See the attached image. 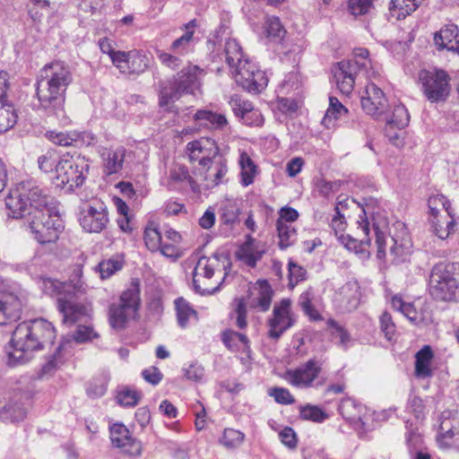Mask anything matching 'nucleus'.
I'll return each instance as SVG.
<instances>
[{
	"label": "nucleus",
	"instance_id": "30",
	"mask_svg": "<svg viewBox=\"0 0 459 459\" xmlns=\"http://www.w3.org/2000/svg\"><path fill=\"white\" fill-rule=\"evenodd\" d=\"M251 296L249 306L253 308H259L261 311H267L272 302L273 291L266 281L260 282L259 289L250 291Z\"/></svg>",
	"mask_w": 459,
	"mask_h": 459
},
{
	"label": "nucleus",
	"instance_id": "40",
	"mask_svg": "<svg viewBox=\"0 0 459 459\" xmlns=\"http://www.w3.org/2000/svg\"><path fill=\"white\" fill-rule=\"evenodd\" d=\"M276 229L281 249H286L297 240V231L292 224H281V221H276Z\"/></svg>",
	"mask_w": 459,
	"mask_h": 459
},
{
	"label": "nucleus",
	"instance_id": "37",
	"mask_svg": "<svg viewBox=\"0 0 459 459\" xmlns=\"http://www.w3.org/2000/svg\"><path fill=\"white\" fill-rule=\"evenodd\" d=\"M17 121L13 106L8 101L0 100V134L8 131Z\"/></svg>",
	"mask_w": 459,
	"mask_h": 459
},
{
	"label": "nucleus",
	"instance_id": "58",
	"mask_svg": "<svg viewBox=\"0 0 459 459\" xmlns=\"http://www.w3.org/2000/svg\"><path fill=\"white\" fill-rule=\"evenodd\" d=\"M342 202H338L335 205V215L332 219L331 226L334 230L335 236L338 238L340 234H344L346 228L345 216L342 212Z\"/></svg>",
	"mask_w": 459,
	"mask_h": 459
},
{
	"label": "nucleus",
	"instance_id": "63",
	"mask_svg": "<svg viewBox=\"0 0 459 459\" xmlns=\"http://www.w3.org/2000/svg\"><path fill=\"white\" fill-rule=\"evenodd\" d=\"M307 271L299 264L290 262L289 264L290 285L294 287L306 278Z\"/></svg>",
	"mask_w": 459,
	"mask_h": 459
},
{
	"label": "nucleus",
	"instance_id": "53",
	"mask_svg": "<svg viewBox=\"0 0 459 459\" xmlns=\"http://www.w3.org/2000/svg\"><path fill=\"white\" fill-rule=\"evenodd\" d=\"M114 45V41L108 38H102L99 40V47L100 51L103 54H107L110 57L112 64L117 66L120 57L124 56V51H116Z\"/></svg>",
	"mask_w": 459,
	"mask_h": 459
},
{
	"label": "nucleus",
	"instance_id": "56",
	"mask_svg": "<svg viewBox=\"0 0 459 459\" xmlns=\"http://www.w3.org/2000/svg\"><path fill=\"white\" fill-rule=\"evenodd\" d=\"M269 396L273 397L277 403L289 405L295 402L293 395L287 388L272 387L268 390Z\"/></svg>",
	"mask_w": 459,
	"mask_h": 459
},
{
	"label": "nucleus",
	"instance_id": "46",
	"mask_svg": "<svg viewBox=\"0 0 459 459\" xmlns=\"http://www.w3.org/2000/svg\"><path fill=\"white\" fill-rule=\"evenodd\" d=\"M214 274L212 266L209 264V259L202 257L198 260L196 266L193 272V284L196 291L200 290L198 285L199 276H203L205 279H211Z\"/></svg>",
	"mask_w": 459,
	"mask_h": 459
},
{
	"label": "nucleus",
	"instance_id": "64",
	"mask_svg": "<svg viewBox=\"0 0 459 459\" xmlns=\"http://www.w3.org/2000/svg\"><path fill=\"white\" fill-rule=\"evenodd\" d=\"M158 58L160 63L170 69H176L182 64V60L179 55L172 53H167L163 51L158 52Z\"/></svg>",
	"mask_w": 459,
	"mask_h": 459
},
{
	"label": "nucleus",
	"instance_id": "34",
	"mask_svg": "<svg viewBox=\"0 0 459 459\" xmlns=\"http://www.w3.org/2000/svg\"><path fill=\"white\" fill-rule=\"evenodd\" d=\"M195 26V20L190 21L188 23L185 25L186 30V32L181 37L175 39L170 46V50L174 54L184 56L191 50L194 31L190 30V29L194 28Z\"/></svg>",
	"mask_w": 459,
	"mask_h": 459
},
{
	"label": "nucleus",
	"instance_id": "5",
	"mask_svg": "<svg viewBox=\"0 0 459 459\" xmlns=\"http://www.w3.org/2000/svg\"><path fill=\"white\" fill-rule=\"evenodd\" d=\"M203 70L197 65H189L160 85V106L168 107L178 100L184 93H193L200 88Z\"/></svg>",
	"mask_w": 459,
	"mask_h": 459
},
{
	"label": "nucleus",
	"instance_id": "33",
	"mask_svg": "<svg viewBox=\"0 0 459 459\" xmlns=\"http://www.w3.org/2000/svg\"><path fill=\"white\" fill-rule=\"evenodd\" d=\"M188 182L190 187L193 191L197 190V184L189 175L187 169L184 166L176 165L169 170V179H168V187L171 190L176 189L177 186Z\"/></svg>",
	"mask_w": 459,
	"mask_h": 459
},
{
	"label": "nucleus",
	"instance_id": "49",
	"mask_svg": "<svg viewBox=\"0 0 459 459\" xmlns=\"http://www.w3.org/2000/svg\"><path fill=\"white\" fill-rule=\"evenodd\" d=\"M392 307L401 312L410 321L417 320V311L412 303L404 302L402 297L394 295L391 299Z\"/></svg>",
	"mask_w": 459,
	"mask_h": 459
},
{
	"label": "nucleus",
	"instance_id": "50",
	"mask_svg": "<svg viewBox=\"0 0 459 459\" xmlns=\"http://www.w3.org/2000/svg\"><path fill=\"white\" fill-rule=\"evenodd\" d=\"M124 261L119 257H113L108 260L100 262L98 265L100 277L107 279L112 276L117 271H120L123 267Z\"/></svg>",
	"mask_w": 459,
	"mask_h": 459
},
{
	"label": "nucleus",
	"instance_id": "4",
	"mask_svg": "<svg viewBox=\"0 0 459 459\" xmlns=\"http://www.w3.org/2000/svg\"><path fill=\"white\" fill-rule=\"evenodd\" d=\"M358 230H359L363 238L357 239L350 235L340 234L338 240L348 250L353 251L363 256H368L369 252L368 247L370 245L369 232L373 229L376 237V245L377 247V256L383 259L385 256V234L387 229V221L385 219L377 221L375 215L369 221L367 217L360 216V221H358Z\"/></svg>",
	"mask_w": 459,
	"mask_h": 459
},
{
	"label": "nucleus",
	"instance_id": "15",
	"mask_svg": "<svg viewBox=\"0 0 459 459\" xmlns=\"http://www.w3.org/2000/svg\"><path fill=\"white\" fill-rule=\"evenodd\" d=\"M321 369V363L312 359L294 369L287 370L285 379L295 387L307 388L312 385Z\"/></svg>",
	"mask_w": 459,
	"mask_h": 459
},
{
	"label": "nucleus",
	"instance_id": "45",
	"mask_svg": "<svg viewBox=\"0 0 459 459\" xmlns=\"http://www.w3.org/2000/svg\"><path fill=\"white\" fill-rule=\"evenodd\" d=\"M221 340L223 343L230 350L238 349V344L241 343L244 348H247L249 340L246 334L238 333L234 330H226L222 333Z\"/></svg>",
	"mask_w": 459,
	"mask_h": 459
},
{
	"label": "nucleus",
	"instance_id": "14",
	"mask_svg": "<svg viewBox=\"0 0 459 459\" xmlns=\"http://www.w3.org/2000/svg\"><path fill=\"white\" fill-rule=\"evenodd\" d=\"M360 299V286L357 281L351 280L335 290L333 302L341 313H350L359 307Z\"/></svg>",
	"mask_w": 459,
	"mask_h": 459
},
{
	"label": "nucleus",
	"instance_id": "16",
	"mask_svg": "<svg viewBox=\"0 0 459 459\" xmlns=\"http://www.w3.org/2000/svg\"><path fill=\"white\" fill-rule=\"evenodd\" d=\"M46 137L52 143L63 147H78L81 148L82 146H90L96 142L95 135L87 131L79 132V131H48L46 133Z\"/></svg>",
	"mask_w": 459,
	"mask_h": 459
},
{
	"label": "nucleus",
	"instance_id": "22",
	"mask_svg": "<svg viewBox=\"0 0 459 459\" xmlns=\"http://www.w3.org/2000/svg\"><path fill=\"white\" fill-rule=\"evenodd\" d=\"M265 252L266 247L264 243L247 235L245 242L237 250L236 257L247 266L254 268L256 266L257 262L262 259Z\"/></svg>",
	"mask_w": 459,
	"mask_h": 459
},
{
	"label": "nucleus",
	"instance_id": "57",
	"mask_svg": "<svg viewBox=\"0 0 459 459\" xmlns=\"http://www.w3.org/2000/svg\"><path fill=\"white\" fill-rule=\"evenodd\" d=\"M234 314L236 315V325L244 329L247 325V306L244 299L237 298L234 299Z\"/></svg>",
	"mask_w": 459,
	"mask_h": 459
},
{
	"label": "nucleus",
	"instance_id": "3",
	"mask_svg": "<svg viewBox=\"0 0 459 459\" xmlns=\"http://www.w3.org/2000/svg\"><path fill=\"white\" fill-rule=\"evenodd\" d=\"M224 55L237 84L251 93H259L265 89L268 83L265 73L244 58L242 48L236 39L226 40Z\"/></svg>",
	"mask_w": 459,
	"mask_h": 459
},
{
	"label": "nucleus",
	"instance_id": "51",
	"mask_svg": "<svg viewBox=\"0 0 459 459\" xmlns=\"http://www.w3.org/2000/svg\"><path fill=\"white\" fill-rule=\"evenodd\" d=\"M142 397V394L134 389L124 387L117 392V401L125 407L135 406Z\"/></svg>",
	"mask_w": 459,
	"mask_h": 459
},
{
	"label": "nucleus",
	"instance_id": "47",
	"mask_svg": "<svg viewBox=\"0 0 459 459\" xmlns=\"http://www.w3.org/2000/svg\"><path fill=\"white\" fill-rule=\"evenodd\" d=\"M162 239L160 232L152 223L145 228L143 240L146 247L151 252H156L160 248Z\"/></svg>",
	"mask_w": 459,
	"mask_h": 459
},
{
	"label": "nucleus",
	"instance_id": "28",
	"mask_svg": "<svg viewBox=\"0 0 459 459\" xmlns=\"http://www.w3.org/2000/svg\"><path fill=\"white\" fill-rule=\"evenodd\" d=\"M126 150L123 147L106 149L101 153L104 171L107 175L117 173L122 169Z\"/></svg>",
	"mask_w": 459,
	"mask_h": 459
},
{
	"label": "nucleus",
	"instance_id": "38",
	"mask_svg": "<svg viewBox=\"0 0 459 459\" xmlns=\"http://www.w3.org/2000/svg\"><path fill=\"white\" fill-rule=\"evenodd\" d=\"M26 410L17 403H9L0 409V420L4 422H18L26 416Z\"/></svg>",
	"mask_w": 459,
	"mask_h": 459
},
{
	"label": "nucleus",
	"instance_id": "62",
	"mask_svg": "<svg viewBox=\"0 0 459 459\" xmlns=\"http://www.w3.org/2000/svg\"><path fill=\"white\" fill-rule=\"evenodd\" d=\"M240 120L248 126H260L264 124V117L261 111L254 107Z\"/></svg>",
	"mask_w": 459,
	"mask_h": 459
},
{
	"label": "nucleus",
	"instance_id": "54",
	"mask_svg": "<svg viewBox=\"0 0 459 459\" xmlns=\"http://www.w3.org/2000/svg\"><path fill=\"white\" fill-rule=\"evenodd\" d=\"M299 304L305 314L312 320H317L321 317L319 312L312 305V295L309 291H305L300 294Z\"/></svg>",
	"mask_w": 459,
	"mask_h": 459
},
{
	"label": "nucleus",
	"instance_id": "26",
	"mask_svg": "<svg viewBox=\"0 0 459 459\" xmlns=\"http://www.w3.org/2000/svg\"><path fill=\"white\" fill-rule=\"evenodd\" d=\"M109 438L113 446L130 455H139L142 443L131 432H110Z\"/></svg>",
	"mask_w": 459,
	"mask_h": 459
},
{
	"label": "nucleus",
	"instance_id": "39",
	"mask_svg": "<svg viewBox=\"0 0 459 459\" xmlns=\"http://www.w3.org/2000/svg\"><path fill=\"white\" fill-rule=\"evenodd\" d=\"M174 303L178 323L181 327L185 328L187 326L190 318L196 317V311L182 297L176 299Z\"/></svg>",
	"mask_w": 459,
	"mask_h": 459
},
{
	"label": "nucleus",
	"instance_id": "10",
	"mask_svg": "<svg viewBox=\"0 0 459 459\" xmlns=\"http://www.w3.org/2000/svg\"><path fill=\"white\" fill-rule=\"evenodd\" d=\"M419 82L423 95L432 103L446 100L450 93V76L442 69L421 70Z\"/></svg>",
	"mask_w": 459,
	"mask_h": 459
},
{
	"label": "nucleus",
	"instance_id": "60",
	"mask_svg": "<svg viewBox=\"0 0 459 459\" xmlns=\"http://www.w3.org/2000/svg\"><path fill=\"white\" fill-rule=\"evenodd\" d=\"M244 440L243 432H223L219 438L220 443L227 448L238 446Z\"/></svg>",
	"mask_w": 459,
	"mask_h": 459
},
{
	"label": "nucleus",
	"instance_id": "7",
	"mask_svg": "<svg viewBox=\"0 0 459 459\" xmlns=\"http://www.w3.org/2000/svg\"><path fill=\"white\" fill-rule=\"evenodd\" d=\"M29 227L34 238L40 244L56 242L64 229L59 208L54 210H38L30 213Z\"/></svg>",
	"mask_w": 459,
	"mask_h": 459
},
{
	"label": "nucleus",
	"instance_id": "36",
	"mask_svg": "<svg viewBox=\"0 0 459 459\" xmlns=\"http://www.w3.org/2000/svg\"><path fill=\"white\" fill-rule=\"evenodd\" d=\"M348 114V109L336 97L329 98V107L323 118V124L326 127L333 126L334 121Z\"/></svg>",
	"mask_w": 459,
	"mask_h": 459
},
{
	"label": "nucleus",
	"instance_id": "43",
	"mask_svg": "<svg viewBox=\"0 0 459 459\" xmlns=\"http://www.w3.org/2000/svg\"><path fill=\"white\" fill-rule=\"evenodd\" d=\"M299 417L304 420L321 423L329 418V414L321 407L307 403L299 407Z\"/></svg>",
	"mask_w": 459,
	"mask_h": 459
},
{
	"label": "nucleus",
	"instance_id": "1",
	"mask_svg": "<svg viewBox=\"0 0 459 459\" xmlns=\"http://www.w3.org/2000/svg\"><path fill=\"white\" fill-rule=\"evenodd\" d=\"M72 82L73 74L65 63L54 61L44 65L35 84L37 109L67 125L69 119L65 110V92Z\"/></svg>",
	"mask_w": 459,
	"mask_h": 459
},
{
	"label": "nucleus",
	"instance_id": "52",
	"mask_svg": "<svg viewBox=\"0 0 459 459\" xmlns=\"http://www.w3.org/2000/svg\"><path fill=\"white\" fill-rule=\"evenodd\" d=\"M229 103L233 113L239 119L243 117L247 112L250 111L251 108L254 107L252 102L243 99L241 96L237 94L230 97Z\"/></svg>",
	"mask_w": 459,
	"mask_h": 459
},
{
	"label": "nucleus",
	"instance_id": "11",
	"mask_svg": "<svg viewBox=\"0 0 459 459\" xmlns=\"http://www.w3.org/2000/svg\"><path fill=\"white\" fill-rule=\"evenodd\" d=\"M31 336V321L22 322L16 326L11 339L13 351H8L7 363L10 366L23 364L30 359L37 345L33 343Z\"/></svg>",
	"mask_w": 459,
	"mask_h": 459
},
{
	"label": "nucleus",
	"instance_id": "12",
	"mask_svg": "<svg viewBox=\"0 0 459 459\" xmlns=\"http://www.w3.org/2000/svg\"><path fill=\"white\" fill-rule=\"evenodd\" d=\"M89 165L82 159H63L56 165L54 183L57 186H68L69 189L82 185Z\"/></svg>",
	"mask_w": 459,
	"mask_h": 459
},
{
	"label": "nucleus",
	"instance_id": "17",
	"mask_svg": "<svg viewBox=\"0 0 459 459\" xmlns=\"http://www.w3.org/2000/svg\"><path fill=\"white\" fill-rule=\"evenodd\" d=\"M200 174L206 188H213L223 183L228 172L226 160L221 157H211L209 160H202Z\"/></svg>",
	"mask_w": 459,
	"mask_h": 459
},
{
	"label": "nucleus",
	"instance_id": "44",
	"mask_svg": "<svg viewBox=\"0 0 459 459\" xmlns=\"http://www.w3.org/2000/svg\"><path fill=\"white\" fill-rule=\"evenodd\" d=\"M423 0H391V10L397 11V18L403 19L413 13Z\"/></svg>",
	"mask_w": 459,
	"mask_h": 459
},
{
	"label": "nucleus",
	"instance_id": "55",
	"mask_svg": "<svg viewBox=\"0 0 459 459\" xmlns=\"http://www.w3.org/2000/svg\"><path fill=\"white\" fill-rule=\"evenodd\" d=\"M436 440L441 448H459V432H439Z\"/></svg>",
	"mask_w": 459,
	"mask_h": 459
},
{
	"label": "nucleus",
	"instance_id": "27",
	"mask_svg": "<svg viewBox=\"0 0 459 459\" xmlns=\"http://www.w3.org/2000/svg\"><path fill=\"white\" fill-rule=\"evenodd\" d=\"M434 354L429 345L423 346L415 354V377L420 379L431 377L433 370L431 368Z\"/></svg>",
	"mask_w": 459,
	"mask_h": 459
},
{
	"label": "nucleus",
	"instance_id": "18",
	"mask_svg": "<svg viewBox=\"0 0 459 459\" xmlns=\"http://www.w3.org/2000/svg\"><path fill=\"white\" fill-rule=\"evenodd\" d=\"M333 78L339 91L345 95H349L355 83V77L359 73L358 60H342L334 66Z\"/></svg>",
	"mask_w": 459,
	"mask_h": 459
},
{
	"label": "nucleus",
	"instance_id": "61",
	"mask_svg": "<svg viewBox=\"0 0 459 459\" xmlns=\"http://www.w3.org/2000/svg\"><path fill=\"white\" fill-rule=\"evenodd\" d=\"M64 345L60 344L55 354L51 357L50 359H48L41 368V374L44 375H49L51 374L56 368L59 367L63 363V359L61 358V351L63 349Z\"/></svg>",
	"mask_w": 459,
	"mask_h": 459
},
{
	"label": "nucleus",
	"instance_id": "2",
	"mask_svg": "<svg viewBox=\"0 0 459 459\" xmlns=\"http://www.w3.org/2000/svg\"><path fill=\"white\" fill-rule=\"evenodd\" d=\"M8 215L18 219L25 214L36 213L38 210H54L58 203L49 191L33 180L23 181L10 191L5 198Z\"/></svg>",
	"mask_w": 459,
	"mask_h": 459
},
{
	"label": "nucleus",
	"instance_id": "8",
	"mask_svg": "<svg viewBox=\"0 0 459 459\" xmlns=\"http://www.w3.org/2000/svg\"><path fill=\"white\" fill-rule=\"evenodd\" d=\"M65 289L66 285L56 280L50 278L42 280V290L45 293L50 296L59 295L57 298V307L63 315V322L72 325L87 316L89 310L86 306L75 301L74 294H63L62 290L66 291Z\"/></svg>",
	"mask_w": 459,
	"mask_h": 459
},
{
	"label": "nucleus",
	"instance_id": "20",
	"mask_svg": "<svg viewBox=\"0 0 459 459\" xmlns=\"http://www.w3.org/2000/svg\"><path fill=\"white\" fill-rule=\"evenodd\" d=\"M362 109L375 117H380L386 108V99L383 91L375 83L370 82L365 88V94L361 97Z\"/></svg>",
	"mask_w": 459,
	"mask_h": 459
},
{
	"label": "nucleus",
	"instance_id": "23",
	"mask_svg": "<svg viewBox=\"0 0 459 459\" xmlns=\"http://www.w3.org/2000/svg\"><path fill=\"white\" fill-rule=\"evenodd\" d=\"M31 339L33 343L38 342L35 351L45 349L51 345L56 338V330L52 323L38 318L31 321Z\"/></svg>",
	"mask_w": 459,
	"mask_h": 459
},
{
	"label": "nucleus",
	"instance_id": "21",
	"mask_svg": "<svg viewBox=\"0 0 459 459\" xmlns=\"http://www.w3.org/2000/svg\"><path fill=\"white\" fill-rule=\"evenodd\" d=\"M150 60L143 51H124V56L120 57L116 67L125 74H140L149 67Z\"/></svg>",
	"mask_w": 459,
	"mask_h": 459
},
{
	"label": "nucleus",
	"instance_id": "42",
	"mask_svg": "<svg viewBox=\"0 0 459 459\" xmlns=\"http://www.w3.org/2000/svg\"><path fill=\"white\" fill-rule=\"evenodd\" d=\"M240 210L235 203H227L221 208L220 220L223 226L231 230L235 224L239 222L238 216Z\"/></svg>",
	"mask_w": 459,
	"mask_h": 459
},
{
	"label": "nucleus",
	"instance_id": "48",
	"mask_svg": "<svg viewBox=\"0 0 459 459\" xmlns=\"http://www.w3.org/2000/svg\"><path fill=\"white\" fill-rule=\"evenodd\" d=\"M361 406L351 399L342 400L339 405V412L344 419L350 421L360 420Z\"/></svg>",
	"mask_w": 459,
	"mask_h": 459
},
{
	"label": "nucleus",
	"instance_id": "13",
	"mask_svg": "<svg viewBox=\"0 0 459 459\" xmlns=\"http://www.w3.org/2000/svg\"><path fill=\"white\" fill-rule=\"evenodd\" d=\"M79 221L86 232L100 233L108 223L106 205L100 201L87 204L82 211Z\"/></svg>",
	"mask_w": 459,
	"mask_h": 459
},
{
	"label": "nucleus",
	"instance_id": "59",
	"mask_svg": "<svg viewBox=\"0 0 459 459\" xmlns=\"http://www.w3.org/2000/svg\"><path fill=\"white\" fill-rule=\"evenodd\" d=\"M348 6L353 15H363L372 8L373 0H349Z\"/></svg>",
	"mask_w": 459,
	"mask_h": 459
},
{
	"label": "nucleus",
	"instance_id": "35",
	"mask_svg": "<svg viewBox=\"0 0 459 459\" xmlns=\"http://www.w3.org/2000/svg\"><path fill=\"white\" fill-rule=\"evenodd\" d=\"M238 163L241 169V184L247 186L254 182L258 168L246 152L240 153Z\"/></svg>",
	"mask_w": 459,
	"mask_h": 459
},
{
	"label": "nucleus",
	"instance_id": "25",
	"mask_svg": "<svg viewBox=\"0 0 459 459\" xmlns=\"http://www.w3.org/2000/svg\"><path fill=\"white\" fill-rule=\"evenodd\" d=\"M22 302L13 293L4 292L0 294V325H6L9 321H15L20 317Z\"/></svg>",
	"mask_w": 459,
	"mask_h": 459
},
{
	"label": "nucleus",
	"instance_id": "9",
	"mask_svg": "<svg viewBox=\"0 0 459 459\" xmlns=\"http://www.w3.org/2000/svg\"><path fill=\"white\" fill-rule=\"evenodd\" d=\"M140 290L137 283H133L123 291L118 303L109 306L108 320L112 328L123 329L129 318L133 317L140 305Z\"/></svg>",
	"mask_w": 459,
	"mask_h": 459
},
{
	"label": "nucleus",
	"instance_id": "24",
	"mask_svg": "<svg viewBox=\"0 0 459 459\" xmlns=\"http://www.w3.org/2000/svg\"><path fill=\"white\" fill-rule=\"evenodd\" d=\"M186 151L190 161H198L200 167L203 159L209 160L211 157H215L219 153V148L215 144V142L208 138L188 143Z\"/></svg>",
	"mask_w": 459,
	"mask_h": 459
},
{
	"label": "nucleus",
	"instance_id": "6",
	"mask_svg": "<svg viewBox=\"0 0 459 459\" xmlns=\"http://www.w3.org/2000/svg\"><path fill=\"white\" fill-rule=\"evenodd\" d=\"M459 264L439 262L436 264L429 274V293L437 301H453L456 298L459 283L455 278Z\"/></svg>",
	"mask_w": 459,
	"mask_h": 459
},
{
	"label": "nucleus",
	"instance_id": "19",
	"mask_svg": "<svg viewBox=\"0 0 459 459\" xmlns=\"http://www.w3.org/2000/svg\"><path fill=\"white\" fill-rule=\"evenodd\" d=\"M290 301L282 299L279 305L273 307V318L269 320V336L273 339H279L281 334L293 325V319L290 316Z\"/></svg>",
	"mask_w": 459,
	"mask_h": 459
},
{
	"label": "nucleus",
	"instance_id": "32",
	"mask_svg": "<svg viewBox=\"0 0 459 459\" xmlns=\"http://www.w3.org/2000/svg\"><path fill=\"white\" fill-rule=\"evenodd\" d=\"M457 38H459L458 27L455 24H449L435 33L434 41L437 48H446L450 51L451 46L456 44Z\"/></svg>",
	"mask_w": 459,
	"mask_h": 459
},
{
	"label": "nucleus",
	"instance_id": "41",
	"mask_svg": "<svg viewBox=\"0 0 459 459\" xmlns=\"http://www.w3.org/2000/svg\"><path fill=\"white\" fill-rule=\"evenodd\" d=\"M264 33L268 39L281 41L284 38L286 30L278 17L270 16L264 22Z\"/></svg>",
	"mask_w": 459,
	"mask_h": 459
},
{
	"label": "nucleus",
	"instance_id": "31",
	"mask_svg": "<svg viewBox=\"0 0 459 459\" xmlns=\"http://www.w3.org/2000/svg\"><path fill=\"white\" fill-rule=\"evenodd\" d=\"M195 119L202 121V126L212 129L224 130L228 127V120L223 114L212 112L211 110L201 109L195 114Z\"/></svg>",
	"mask_w": 459,
	"mask_h": 459
},
{
	"label": "nucleus",
	"instance_id": "29",
	"mask_svg": "<svg viewBox=\"0 0 459 459\" xmlns=\"http://www.w3.org/2000/svg\"><path fill=\"white\" fill-rule=\"evenodd\" d=\"M385 132L390 135V138H398L396 133L391 134L393 128L403 129L408 126L410 116L404 105L399 104L394 106L393 114L390 117H386Z\"/></svg>",
	"mask_w": 459,
	"mask_h": 459
}]
</instances>
